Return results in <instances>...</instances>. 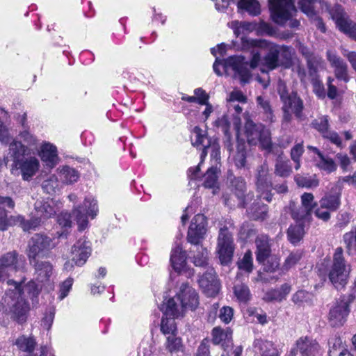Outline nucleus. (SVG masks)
<instances>
[{
	"mask_svg": "<svg viewBox=\"0 0 356 356\" xmlns=\"http://www.w3.org/2000/svg\"><path fill=\"white\" fill-rule=\"evenodd\" d=\"M343 240L349 254H356V227L343 234Z\"/></svg>",
	"mask_w": 356,
	"mask_h": 356,
	"instance_id": "nucleus-47",
	"label": "nucleus"
},
{
	"mask_svg": "<svg viewBox=\"0 0 356 356\" xmlns=\"http://www.w3.org/2000/svg\"><path fill=\"white\" fill-rule=\"evenodd\" d=\"M341 191L335 193L326 194L320 200V206L330 211L337 210L341 204Z\"/></svg>",
	"mask_w": 356,
	"mask_h": 356,
	"instance_id": "nucleus-34",
	"label": "nucleus"
},
{
	"mask_svg": "<svg viewBox=\"0 0 356 356\" xmlns=\"http://www.w3.org/2000/svg\"><path fill=\"white\" fill-rule=\"evenodd\" d=\"M259 65L265 67L267 71L275 70L281 65L279 51L275 48L274 44L269 47L268 53L262 58L258 51H252L250 67L254 69ZM248 66V61L242 56H230L225 60V67H230L243 84L248 83L251 78Z\"/></svg>",
	"mask_w": 356,
	"mask_h": 356,
	"instance_id": "nucleus-2",
	"label": "nucleus"
},
{
	"mask_svg": "<svg viewBox=\"0 0 356 356\" xmlns=\"http://www.w3.org/2000/svg\"><path fill=\"white\" fill-rule=\"evenodd\" d=\"M8 118V113L3 108H0V141L8 143L10 140V136L8 128L4 125L3 120Z\"/></svg>",
	"mask_w": 356,
	"mask_h": 356,
	"instance_id": "nucleus-50",
	"label": "nucleus"
},
{
	"mask_svg": "<svg viewBox=\"0 0 356 356\" xmlns=\"http://www.w3.org/2000/svg\"><path fill=\"white\" fill-rule=\"evenodd\" d=\"M268 6L272 20L280 26H284L289 22L291 28H296L300 22L293 19L296 12L292 0H268Z\"/></svg>",
	"mask_w": 356,
	"mask_h": 356,
	"instance_id": "nucleus-6",
	"label": "nucleus"
},
{
	"mask_svg": "<svg viewBox=\"0 0 356 356\" xmlns=\"http://www.w3.org/2000/svg\"><path fill=\"white\" fill-rule=\"evenodd\" d=\"M199 285L207 296H215L220 291V283L216 272L209 267L206 272L199 278Z\"/></svg>",
	"mask_w": 356,
	"mask_h": 356,
	"instance_id": "nucleus-19",
	"label": "nucleus"
},
{
	"mask_svg": "<svg viewBox=\"0 0 356 356\" xmlns=\"http://www.w3.org/2000/svg\"><path fill=\"white\" fill-rule=\"evenodd\" d=\"M73 284V279L68 277L60 285L58 298L61 300L64 299L69 293Z\"/></svg>",
	"mask_w": 356,
	"mask_h": 356,
	"instance_id": "nucleus-63",
	"label": "nucleus"
},
{
	"mask_svg": "<svg viewBox=\"0 0 356 356\" xmlns=\"http://www.w3.org/2000/svg\"><path fill=\"white\" fill-rule=\"evenodd\" d=\"M304 234L305 229L302 222H297L294 225H291L287 231L288 239L293 245L298 243Z\"/></svg>",
	"mask_w": 356,
	"mask_h": 356,
	"instance_id": "nucleus-37",
	"label": "nucleus"
},
{
	"mask_svg": "<svg viewBox=\"0 0 356 356\" xmlns=\"http://www.w3.org/2000/svg\"><path fill=\"white\" fill-rule=\"evenodd\" d=\"M291 217L296 220L297 222H302V221H309L312 212L302 206L296 207L294 204L291 206Z\"/></svg>",
	"mask_w": 356,
	"mask_h": 356,
	"instance_id": "nucleus-44",
	"label": "nucleus"
},
{
	"mask_svg": "<svg viewBox=\"0 0 356 356\" xmlns=\"http://www.w3.org/2000/svg\"><path fill=\"white\" fill-rule=\"evenodd\" d=\"M56 244L54 238L45 234H35L28 244L27 256L30 264L35 261L37 257H48Z\"/></svg>",
	"mask_w": 356,
	"mask_h": 356,
	"instance_id": "nucleus-8",
	"label": "nucleus"
},
{
	"mask_svg": "<svg viewBox=\"0 0 356 356\" xmlns=\"http://www.w3.org/2000/svg\"><path fill=\"white\" fill-rule=\"evenodd\" d=\"M0 265L10 275L12 273L22 272L24 261L15 251L7 252L0 257Z\"/></svg>",
	"mask_w": 356,
	"mask_h": 356,
	"instance_id": "nucleus-21",
	"label": "nucleus"
},
{
	"mask_svg": "<svg viewBox=\"0 0 356 356\" xmlns=\"http://www.w3.org/2000/svg\"><path fill=\"white\" fill-rule=\"evenodd\" d=\"M234 250L232 234L227 227L224 226L220 229L217 246V252L222 264H227L231 261Z\"/></svg>",
	"mask_w": 356,
	"mask_h": 356,
	"instance_id": "nucleus-13",
	"label": "nucleus"
},
{
	"mask_svg": "<svg viewBox=\"0 0 356 356\" xmlns=\"http://www.w3.org/2000/svg\"><path fill=\"white\" fill-rule=\"evenodd\" d=\"M278 93L282 103V120L284 122H291L293 115L299 121H303L306 119V115L304 113V102L297 92L292 91L289 92L286 87L283 86L282 88L280 87Z\"/></svg>",
	"mask_w": 356,
	"mask_h": 356,
	"instance_id": "nucleus-4",
	"label": "nucleus"
},
{
	"mask_svg": "<svg viewBox=\"0 0 356 356\" xmlns=\"http://www.w3.org/2000/svg\"><path fill=\"white\" fill-rule=\"evenodd\" d=\"M253 346L254 351L261 354V356H278L277 349L270 341L257 339L254 341Z\"/></svg>",
	"mask_w": 356,
	"mask_h": 356,
	"instance_id": "nucleus-31",
	"label": "nucleus"
},
{
	"mask_svg": "<svg viewBox=\"0 0 356 356\" xmlns=\"http://www.w3.org/2000/svg\"><path fill=\"white\" fill-rule=\"evenodd\" d=\"M344 183H347L349 185H353L356 187V171L351 176L348 175L339 178L336 183V187L339 189V191L342 190Z\"/></svg>",
	"mask_w": 356,
	"mask_h": 356,
	"instance_id": "nucleus-64",
	"label": "nucleus"
},
{
	"mask_svg": "<svg viewBox=\"0 0 356 356\" xmlns=\"http://www.w3.org/2000/svg\"><path fill=\"white\" fill-rule=\"evenodd\" d=\"M98 212L97 200L86 197L82 204L74 207L72 216L78 225L79 231L85 230L88 226V216L94 218Z\"/></svg>",
	"mask_w": 356,
	"mask_h": 356,
	"instance_id": "nucleus-11",
	"label": "nucleus"
},
{
	"mask_svg": "<svg viewBox=\"0 0 356 356\" xmlns=\"http://www.w3.org/2000/svg\"><path fill=\"white\" fill-rule=\"evenodd\" d=\"M176 317H163L161 323V331L164 335H177V325L175 318Z\"/></svg>",
	"mask_w": 356,
	"mask_h": 356,
	"instance_id": "nucleus-46",
	"label": "nucleus"
},
{
	"mask_svg": "<svg viewBox=\"0 0 356 356\" xmlns=\"http://www.w3.org/2000/svg\"><path fill=\"white\" fill-rule=\"evenodd\" d=\"M249 152L244 141L238 140L236 152L234 156V163L238 169L250 168L248 159Z\"/></svg>",
	"mask_w": 356,
	"mask_h": 356,
	"instance_id": "nucleus-27",
	"label": "nucleus"
},
{
	"mask_svg": "<svg viewBox=\"0 0 356 356\" xmlns=\"http://www.w3.org/2000/svg\"><path fill=\"white\" fill-rule=\"evenodd\" d=\"M15 225V216H8L7 211L0 207V230L6 231L9 227Z\"/></svg>",
	"mask_w": 356,
	"mask_h": 356,
	"instance_id": "nucleus-54",
	"label": "nucleus"
},
{
	"mask_svg": "<svg viewBox=\"0 0 356 356\" xmlns=\"http://www.w3.org/2000/svg\"><path fill=\"white\" fill-rule=\"evenodd\" d=\"M274 46L279 51V58L281 57L280 64H289L291 60L292 48L284 45L274 44Z\"/></svg>",
	"mask_w": 356,
	"mask_h": 356,
	"instance_id": "nucleus-53",
	"label": "nucleus"
},
{
	"mask_svg": "<svg viewBox=\"0 0 356 356\" xmlns=\"http://www.w3.org/2000/svg\"><path fill=\"white\" fill-rule=\"evenodd\" d=\"M312 126L323 136L329 130L328 116L323 115L315 119L312 121Z\"/></svg>",
	"mask_w": 356,
	"mask_h": 356,
	"instance_id": "nucleus-52",
	"label": "nucleus"
},
{
	"mask_svg": "<svg viewBox=\"0 0 356 356\" xmlns=\"http://www.w3.org/2000/svg\"><path fill=\"white\" fill-rule=\"evenodd\" d=\"M316 166L327 173H331L337 170V165L334 160L328 156H325L323 154L320 155Z\"/></svg>",
	"mask_w": 356,
	"mask_h": 356,
	"instance_id": "nucleus-49",
	"label": "nucleus"
},
{
	"mask_svg": "<svg viewBox=\"0 0 356 356\" xmlns=\"http://www.w3.org/2000/svg\"><path fill=\"white\" fill-rule=\"evenodd\" d=\"M204 182L203 186L205 188H211L212 193L216 195L218 193L220 188L218 186V169L216 167H211L207 170L203 176Z\"/></svg>",
	"mask_w": 356,
	"mask_h": 356,
	"instance_id": "nucleus-32",
	"label": "nucleus"
},
{
	"mask_svg": "<svg viewBox=\"0 0 356 356\" xmlns=\"http://www.w3.org/2000/svg\"><path fill=\"white\" fill-rule=\"evenodd\" d=\"M212 341L214 344H221L225 351L232 346V331L230 328L222 329L216 327L212 330Z\"/></svg>",
	"mask_w": 356,
	"mask_h": 356,
	"instance_id": "nucleus-24",
	"label": "nucleus"
},
{
	"mask_svg": "<svg viewBox=\"0 0 356 356\" xmlns=\"http://www.w3.org/2000/svg\"><path fill=\"white\" fill-rule=\"evenodd\" d=\"M31 264L34 266L36 278L39 282H44L49 280L53 272V266L50 262L38 261L35 259V261Z\"/></svg>",
	"mask_w": 356,
	"mask_h": 356,
	"instance_id": "nucleus-29",
	"label": "nucleus"
},
{
	"mask_svg": "<svg viewBox=\"0 0 356 356\" xmlns=\"http://www.w3.org/2000/svg\"><path fill=\"white\" fill-rule=\"evenodd\" d=\"M326 57L330 67L333 69L335 78L345 83H348L350 80V76L346 62L334 50H327Z\"/></svg>",
	"mask_w": 356,
	"mask_h": 356,
	"instance_id": "nucleus-15",
	"label": "nucleus"
},
{
	"mask_svg": "<svg viewBox=\"0 0 356 356\" xmlns=\"http://www.w3.org/2000/svg\"><path fill=\"white\" fill-rule=\"evenodd\" d=\"M238 267L240 270H244L248 273H250L253 270V260L252 252L250 250L247 251L242 259L238 261Z\"/></svg>",
	"mask_w": 356,
	"mask_h": 356,
	"instance_id": "nucleus-51",
	"label": "nucleus"
},
{
	"mask_svg": "<svg viewBox=\"0 0 356 356\" xmlns=\"http://www.w3.org/2000/svg\"><path fill=\"white\" fill-rule=\"evenodd\" d=\"M28 152V147L17 140H13L9 145V154L13 159L15 166L20 170L22 179L26 181L30 180L40 168V161L36 157L24 156Z\"/></svg>",
	"mask_w": 356,
	"mask_h": 356,
	"instance_id": "nucleus-3",
	"label": "nucleus"
},
{
	"mask_svg": "<svg viewBox=\"0 0 356 356\" xmlns=\"http://www.w3.org/2000/svg\"><path fill=\"white\" fill-rule=\"evenodd\" d=\"M245 136L250 145H259L267 153L273 152V145L270 131L262 124L248 121L245 124Z\"/></svg>",
	"mask_w": 356,
	"mask_h": 356,
	"instance_id": "nucleus-7",
	"label": "nucleus"
},
{
	"mask_svg": "<svg viewBox=\"0 0 356 356\" xmlns=\"http://www.w3.org/2000/svg\"><path fill=\"white\" fill-rule=\"evenodd\" d=\"M350 267L346 265L343 255V249L337 248L333 255L332 265L329 271V279L335 288H343L347 283Z\"/></svg>",
	"mask_w": 356,
	"mask_h": 356,
	"instance_id": "nucleus-9",
	"label": "nucleus"
},
{
	"mask_svg": "<svg viewBox=\"0 0 356 356\" xmlns=\"http://www.w3.org/2000/svg\"><path fill=\"white\" fill-rule=\"evenodd\" d=\"M326 8L340 31L351 20L342 6L339 4L333 6L326 5Z\"/></svg>",
	"mask_w": 356,
	"mask_h": 356,
	"instance_id": "nucleus-26",
	"label": "nucleus"
},
{
	"mask_svg": "<svg viewBox=\"0 0 356 356\" xmlns=\"http://www.w3.org/2000/svg\"><path fill=\"white\" fill-rule=\"evenodd\" d=\"M256 101L263 120L269 123L275 122L274 112L269 100L262 96H258Z\"/></svg>",
	"mask_w": 356,
	"mask_h": 356,
	"instance_id": "nucleus-30",
	"label": "nucleus"
},
{
	"mask_svg": "<svg viewBox=\"0 0 356 356\" xmlns=\"http://www.w3.org/2000/svg\"><path fill=\"white\" fill-rule=\"evenodd\" d=\"M58 187V181L57 177L52 175L45 179L42 184V188L44 192L51 194L55 192L56 188Z\"/></svg>",
	"mask_w": 356,
	"mask_h": 356,
	"instance_id": "nucleus-58",
	"label": "nucleus"
},
{
	"mask_svg": "<svg viewBox=\"0 0 356 356\" xmlns=\"http://www.w3.org/2000/svg\"><path fill=\"white\" fill-rule=\"evenodd\" d=\"M300 353V356H321V349L318 343L308 337L299 338L295 344V347L291 349L292 356H296Z\"/></svg>",
	"mask_w": 356,
	"mask_h": 356,
	"instance_id": "nucleus-17",
	"label": "nucleus"
},
{
	"mask_svg": "<svg viewBox=\"0 0 356 356\" xmlns=\"http://www.w3.org/2000/svg\"><path fill=\"white\" fill-rule=\"evenodd\" d=\"M234 292L236 298L241 302H246L250 298V290L248 286L243 283L235 284Z\"/></svg>",
	"mask_w": 356,
	"mask_h": 356,
	"instance_id": "nucleus-55",
	"label": "nucleus"
},
{
	"mask_svg": "<svg viewBox=\"0 0 356 356\" xmlns=\"http://www.w3.org/2000/svg\"><path fill=\"white\" fill-rule=\"evenodd\" d=\"M193 134L195 135V140L193 141L192 144L194 146L198 147L202 146V151L200 154L201 161L200 163L203 162L204 158L207 155V149L212 148L213 154H216L218 152V146L217 145H213L211 146V142L208 139L206 132L202 130L199 127H195L193 129ZM200 165L195 168H191L188 170V177L191 180L198 179L200 177Z\"/></svg>",
	"mask_w": 356,
	"mask_h": 356,
	"instance_id": "nucleus-10",
	"label": "nucleus"
},
{
	"mask_svg": "<svg viewBox=\"0 0 356 356\" xmlns=\"http://www.w3.org/2000/svg\"><path fill=\"white\" fill-rule=\"evenodd\" d=\"M254 179L256 189L260 197L270 202L273 197V183L267 163H264L257 168Z\"/></svg>",
	"mask_w": 356,
	"mask_h": 356,
	"instance_id": "nucleus-12",
	"label": "nucleus"
},
{
	"mask_svg": "<svg viewBox=\"0 0 356 356\" xmlns=\"http://www.w3.org/2000/svg\"><path fill=\"white\" fill-rule=\"evenodd\" d=\"M316 205L314 202V197L313 194L310 193H304L301 195V206L309 210L312 212V210Z\"/></svg>",
	"mask_w": 356,
	"mask_h": 356,
	"instance_id": "nucleus-62",
	"label": "nucleus"
},
{
	"mask_svg": "<svg viewBox=\"0 0 356 356\" xmlns=\"http://www.w3.org/2000/svg\"><path fill=\"white\" fill-rule=\"evenodd\" d=\"M162 310L163 315L170 317H179L184 315V312L181 307V303L177 301V295L163 305Z\"/></svg>",
	"mask_w": 356,
	"mask_h": 356,
	"instance_id": "nucleus-33",
	"label": "nucleus"
},
{
	"mask_svg": "<svg viewBox=\"0 0 356 356\" xmlns=\"http://www.w3.org/2000/svg\"><path fill=\"white\" fill-rule=\"evenodd\" d=\"M24 281L8 280L7 284L10 288L6 292L1 302L4 311L19 323L25 322L27 318L29 305L26 298H30L33 304L38 302V296L42 289V286L34 281L22 286Z\"/></svg>",
	"mask_w": 356,
	"mask_h": 356,
	"instance_id": "nucleus-1",
	"label": "nucleus"
},
{
	"mask_svg": "<svg viewBox=\"0 0 356 356\" xmlns=\"http://www.w3.org/2000/svg\"><path fill=\"white\" fill-rule=\"evenodd\" d=\"M256 259L258 263L264 264L271 254V240L266 234L258 235L255 238Z\"/></svg>",
	"mask_w": 356,
	"mask_h": 356,
	"instance_id": "nucleus-22",
	"label": "nucleus"
},
{
	"mask_svg": "<svg viewBox=\"0 0 356 356\" xmlns=\"http://www.w3.org/2000/svg\"><path fill=\"white\" fill-rule=\"evenodd\" d=\"M215 126L218 128H220L223 134L227 138L225 145L227 146V149L231 150V134L229 133V129H230V122L228 120V118L227 115H222L221 118H218L215 122Z\"/></svg>",
	"mask_w": 356,
	"mask_h": 356,
	"instance_id": "nucleus-43",
	"label": "nucleus"
},
{
	"mask_svg": "<svg viewBox=\"0 0 356 356\" xmlns=\"http://www.w3.org/2000/svg\"><path fill=\"white\" fill-rule=\"evenodd\" d=\"M170 263L172 268L177 273H181L186 264V254L182 251L181 247L177 245L172 248L170 255Z\"/></svg>",
	"mask_w": 356,
	"mask_h": 356,
	"instance_id": "nucleus-28",
	"label": "nucleus"
},
{
	"mask_svg": "<svg viewBox=\"0 0 356 356\" xmlns=\"http://www.w3.org/2000/svg\"><path fill=\"white\" fill-rule=\"evenodd\" d=\"M165 347L171 354L183 352L184 350L182 340L180 337H177V335L167 336Z\"/></svg>",
	"mask_w": 356,
	"mask_h": 356,
	"instance_id": "nucleus-39",
	"label": "nucleus"
},
{
	"mask_svg": "<svg viewBox=\"0 0 356 356\" xmlns=\"http://www.w3.org/2000/svg\"><path fill=\"white\" fill-rule=\"evenodd\" d=\"M350 300L345 297L337 300L330 309L328 322L332 327H341L350 313Z\"/></svg>",
	"mask_w": 356,
	"mask_h": 356,
	"instance_id": "nucleus-14",
	"label": "nucleus"
},
{
	"mask_svg": "<svg viewBox=\"0 0 356 356\" xmlns=\"http://www.w3.org/2000/svg\"><path fill=\"white\" fill-rule=\"evenodd\" d=\"M19 138L20 139V143L27 147L29 149V152L31 148H34L37 146L38 140L34 135H33L29 129H22L19 131Z\"/></svg>",
	"mask_w": 356,
	"mask_h": 356,
	"instance_id": "nucleus-45",
	"label": "nucleus"
},
{
	"mask_svg": "<svg viewBox=\"0 0 356 356\" xmlns=\"http://www.w3.org/2000/svg\"><path fill=\"white\" fill-rule=\"evenodd\" d=\"M302 257V251L300 250H296L291 252L286 258L283 264V268L286 270L292 268L301 259Z\"/></svg>",
	"mask_w": 356,
	"mask_h": 356,
	"instance_id": "nucleus-56",
	"label": "nucleus"
},
{
	"mask_svg": "<svg viewBox=\"0 0 356 356\" xmlns=\"http://www.w3.org/2000/svg\"><path fill=\"white\" fill-rule=\"evenodd\" d=\"M60 177L63 183L72 184L78 181L79 173L72 168L64 166L60 171Z\"/></svg>",
	"mask_w": 356,
	"mask_h": 356,
	"instance_id": "nucleus-41",
	"label": "nucleus"
},
{
	"mask_svg": "<svg viewBox=\"0 0 356 356\" xmlns=\"http://www.w3.org/2000/svg\"><path fill=\"white\" fill-rule=\"evenodd\" d=\"M196 253L193 256V263L196 266L204 267L208 264V250L202 245H194Z\"/></svg>",
	"mask_w": 356,
	"mask_h": 356,
	"instance_id": "nucleus-40",
	"label": "nucleus"
},
{
	"mask_svg": "<svg viewBox=\"0 0 356 356\" xmlns=\"http://www.w3.org/2000/svg\"><path fill=\"white\" fill-rule=\"evenodd\" d=\"M233 23L237 25L239 24L238 26L234 29V33L237 35L239 34L241 29L247 32H252L253 31H257L258 29L257 23L255 22H241L240 23L238 22H234Z\"/></svg>",
	"mask_w": 356,
	"mask_h": 356,
	"instance_id": "nucleus-61",
	"label": "nucleus"
},
{
	"mask_svg": "<svg viewBox=\"0 0 356 356\" xmlns=\"http://www.w3.org/2000/svg\"><path fill=\"white\" fill-rule=\"evenodd\" d=\"M15 225L19 224L22 229L25 232L31 229H35L41 223V219L38 218H33L29 220H26L22 216H15Z\"/></svg>",
	"mask_w": 356,
	"mask_h": 356,
	"instance_id": "nucleus-48",
	"label": "nucleus"
},
{
	"mask_svg": "<svg viewBox=\"0 0 356 356\" xmlns=\"http://www.w3.org/2000/svg\"><path fill=\"white\" fill-rule=\"evenodd\" d=\"M227 179L232 195H224V203L230 208L235 206L245 207L252 200L254 195L252 192L247 193V184L245 179L242 177H236L232 174H230Z\"/></svg>",
	"mask_w": 356,
	"mask_h": 356,
	"instance_id": "nucleus-5",
	"label": "nucleus"
},
{
	"mask_svg": "<svg viewBox=\"0 0 356 356\" xmlns=\"http://www.w3.org/2000/svg\"><path fill=\"white\" fill-rule=\"evenodd\" d=\"M177 299L181 303L184 313L188 309L195 310L200 303L197 292L188 283H183L180 286Z\"/></svg>",
	"mask_w": 356,
	"mask_h": 356,
	"instance_id": "nucleus-16",
	"label": "nucleus"
},
{
	"mask_svg": "<svg viewBox=\"0 0 356 356\" xmlns=\"http://www.w3.org/2000/svg\"><path fill=\"white\" fill-rule=\"evenodd\" d=\"M268 206L259 202H254L247 209L249 218L254 220H264L267 216Z\"/></svg>",
	"mask_w": 356,
	"mask_h": 356,
	"instance_id": "nucleus-35",
	"label": "nucleus"
},
{
	"mask_svg": "<svg viewBox=\"0 0 356 356\" xmlns=\"http://www.w3.org/2000/svg\"><path fill=\"white\" fill-rule=\"evenodd\" d=\"M316 1V0H298V5L309 17H313L316 13L314 7Z\"/></svg>",
	"mask_w": 356,
	"mask_h": 356,
	"instance_id": "nucleus-57",
	"label": "nucleus"
},
{
	"mask_svg": "<svg viewBox=\"0 0 356 356\" xmlns=\"http://www.w3.org/2000/svg\"><path fill=\"white\" fill-rule=\"evenodd\" d=\"M15 344L17 348L27 353V355H33L35 346V341L31 337H26L25 336H21L17 339Z\"/></svg>",
	"mask_w": 356,
	"mask_h": 356,
	"instance_id": "nucleus-42",
	"label": "nucleus"
},
{
	"mask_svg": "<svg viewBox=\"0 0 356 356\" xmlns=\"http://www.w3.org/2000/svg\"><path fill=\"white\" fill-rule=\"evenodd\" d=\"M292 172V168L289 160H283L278 157L275 161L274 173L283 178L290 176Z\"/></svg>",
	"mask_w": 356,
	"mask_h": 356,
	"instance_id": "nucleus-38",
	"label": "nucleus"
},
{
	"mask_svg": "<svg viewBox=\"0 0 356 356\" xmlns=\"http://www.w3.org/2000/svg\"><path fill=\"white\" fill-rule=\"evenodd\" d=\"M238 10H243L252 16H258L261 13V6L257 0H239L237 3Z\"/></svg>",
	"mask_w": 356,
	"mask_h": 356,
	"instance_id": "nucleus-36",
	"label": "nucleus"
},
{
	"mask_svg": "<svg viewBox=\"0 0 356 356\" xmlns=\"http://www.w3.org/2000/svg\"><path fill=\"white\" fill-rule=\"evenodd\" d=\"M91 252V243L81 238L72 248V260L76 266H81L85 264Z\"/></svg>",
	"mask_w": 356,
	"mask_h": 356,
	"instance_id": "nucleus-20",
	"label": "nucleus"
},
{
	"mask_svg": "<svg viewBox=\"0 0 356 356\" xmlns=\"http://www.w3.org/2000/svg\"><path fill=\"white\" fill-rule=\"evenodd\" d=\"M295 181L296 184L301 187L312 188L318 186V181L316 179L303 177L299 175L295 177Z\"/></svg>",
	"mask_w": 356,
	"mask_h": 356,
	"instance_id": "nucleus-60",
	"label": "nucleus"
},
{
	"mask_svg": "<svg viewBox=\"0 0 356 356\" xmlns=\"http://www.w3.org/2000/svg\"><path fill=\"white\" fill-rule=\"evenodd\" d=\"M304 152L303 146L300 143L296 144L291 150V158L295 162V169L300 168V159Z\"/></svg>",
	"mask_w": 356,
	"mask_h": 356,
	"instance_id": "nucleus-59",
	"label": "nucleus"
},
{
	"mask_svg": "<svg viewBox=\"0 0 356 356\" xmlns=\"http://www.w3.org/2000/svg\"><path fill=\"white\" fill-rule=\"evenodd\" d=\"M41 160L49 168H54L58 163L57 148L49 143H44L39 152Z\"/></svg>",
	"mask_w": 356,
	"mask_h": 356,
	"instance_id": "nucleus-25",
	"label": "nucleus"
},
{
	"mask_svg": "<svg viewBox=\"0 0 356 356\" xmlns=\"http://www.w3.org/2000/svg\"><path fill=\"white\" fill-rule=\"evenodd\" d=\"M34 206L38 218L41 219V223H43L44 220L54 216L58 210L55 202L52 200L50 201L38 200Z\"/></svg>",
	"mask_w": 356,
	"mask_h": 356,
	"instance_id": "nucleus-23",
	"label": "nucleus"
},
{
	"mask_svg": "<svg viewBox=\"0 0 356 356\" xmlns=\"http://www.w3.org/2000/svg\"><path fill=\"white\" fill-rule=\"evenodd\" d=\"M207 218L202 214H197L193 218L188 228L187 240L193 245L200 244L206 233Z\"/></svg>",
	"mask_w": 356,
	"mask_h": 356,
	"instance_id": "nucleus-18",
	"label": "nucleus"
}]
</instances>
